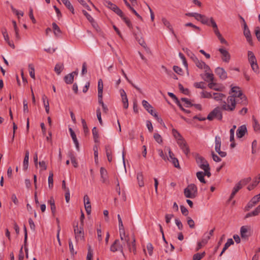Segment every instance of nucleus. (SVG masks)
I'll list each match as a JSON object with an SVG mask.
<instances>
[{"instance_id":"9d476101","label":"nucleus","mask_w":260,"mask_h":260,"mask_svg":"<svg viewBox=\"0 0 260 260\" xmlns=\"http://www.w3.org/2000/svg\"><path fill=\"white\" fill-rule=\"evenodd\" d=\"M169 158L167 157V160L171 162L175 168H179L180 166L178 160L177 158L175 157L174 153L171 151L170 148H169Z\"/></svg>"},{"instance_id":"393cba45","label":"nucleus","mask_w":260,"mask_h":260,"mask_svg":"<svg viewBox=\"0 0 260 260\" xmlns=\"http://www.w3.org/2000/svg\"><path fill=\"white\" fill-rule=\"evenodd\" d=\"M98 98H101L103 96V82L101 79H99L98 81Z\"/></svg>"},{"instance_id":"4d7b16f0","label":"nucleus","mask_w":260,"mask_h":260,"mask_svg":"<svg viewBox=\"0 0 260 260\" xmlns=\"http://www.w3.org/2000/svg\"><path fill=\"white\" fill-rule=\"evenodd\" d=\"M201 97L202 98L210 99L212 98V95L210 92H208L207 91H202L201 92Z\"/></svg>"},{"instance_id":"338daca9","label":"nucleus","mask_w":260,"mask_h":260,"mask_svg":"<svg viewBox=\"0 0 260 260\" xmlns=\"http://www.w3.org/2000/svg\"><path fill=\"white\" fill-rule=\"evenodd\" d=\"M92 251L91 247L89 246L88 249V253L87 255L86 260H92Z\"/></svg>"},{"instance_id":"ddd939ff","label":"nucleus","mask_w":260,"mask_h":260,"mask_svg":"<svg viewBox=\"0 0 260 260\" xmlns=\"http://www.w3.org/2000/svg\"><path fill=\"white\" fill-rule=\"evenodd\" d=\"M218 51L222 55L221 59L222 61L225 62H229L231 58V56L229 52L223 48H219Z\"/></svg>"},{"instance_id":"e2e57ef3","label":"nucleus","mask_w":260,"mask_h":260,"mask_svg":"<svg viewBox=\"0 0 260 260\" xmlns=\"http://www.w3.org/2000/svg\"><path fill=\"white\" fill-rule=\"evenodd\" d=\"M96 115H97V118L98 119V120H99L100 124L101 125H102L103 123V121H102V117H101V110H100V108H98L96 110Z\"/></svg>"},{"instance_id":"7c9ffc66","label":"nucleus","mask_w":260,"mask_h":260,"mask_svg":"<svg viewBox=\"0 0 260 260\" xmlns=\"http://www.w3.org/2000/svg\"><path fill=\"white\" fill-rule=\"evenodd\" d=\"M215 151L219 150V149H220L221 145V138L219 136H215Z\"/></svg>"},{"instance_id":"c9c22d12","label":"nucleus","mask_w":260,"mask_h":260,"mask_svg":"<svg viewBox=\"0 0 260 260\" xmlns=\"http://www.w3.org/2000/svg\"><path fill=\"white\" fill-rule=\"evenodd\" d=\"M197 177L198 179L200 180V181L203 183H206V181L204 178V175L203 172L202 171L198 172L196 174Z\"/></svg>"},{"instance_id":"cd10ccee","label":"nucleus","mask_w":260,"mask_h":260,"mask_svg":"<svg viewBox=\"0 0 260 260\" xmlns=\"http://www.w3.org/2000/svg\"><path fill=\"white\" fill-rule=\"evenodd\" d=\"M28 160H29V151L28 150L25 151V156L23 160V169L26 170L28 168Z\"/></svg>"},{"instance_id":"f03ea898","label":"nucleus","mask_w":260,"mask_h":260,"mask_svg":"<svg viewBox=\"0 0 260 260\" xmlns=\"http://www.w3.org/2000/svg\"><path fill=\"white\" fill-rule=\"evenodd\" d=\"M197 187L194 184H190L184 190V194L186 198L193 199L197 195Z\"/></svg>"},{"instance_id":"1a4fd4ad","label":"nucleus","mask_w":260,"mask_h":260,"mask_svg":"<svg viewBox=\"0 0 260 260\" xmlns=\"http://www.w3.org/2000/svg\"><path fill=\"white\" fill-rule=\"evenodd\" d=\"M260 201V194H257L254 196L248 203L245 207V210L248 211L250 209L254 206Z\"/></svg>"},{"instance_id":"2f4dec72","label":"nucleus","mask_w":260,"mask_h":260,"mask_svg":"<svg viewBox=\"0 0 260 260\" xmlns=\"http://www.w3.org/2000/svg\"><path fill=\"white\" fill-rule=\"evenodd\" d=\"M64 82L68 84L73 83L74 81V76L72 74H69L64 77Z\"/></svg>"},{"instance_id":"f3484780","label":"nucleus","mask_w":260,"mask_h":260,"mask_svg":"<svg viewBox=\"0 0 260 260\" xmlns=\"http://www.w3.org/2000/svg\"><path fill=\"white\" fill-rule=\"evenodd\" d=\"M119 232L121 242H122L124 245L126 244L129 248V250L131 251V248L130 247L131 243H129V238L128 236H125V235H123V233L122 231H119Z\"/></svg>"},{"instance_id":"864d4df0","label":"nucleus","mask_w":260,"mask_h":260,"mask_svg":"<svg viewBox=\"0 0 260 260\" xmlns=\"http://www.w3.org/2000/svg\"><path fill=\"white\" fill-rule=\"evenodd\" d=\"M216 84L215 83H214L211 82V83H209L208 85L209 88L210 89H212L216 91H221V89L220 88H217L216 87Z\"/></svg>"},{"instance_id":"473e14b6","label":"nucleus","mask_w":260,"mask_h":260,"mask_svg":"<svg viewBox=\"0 0 260 260\" xmlns=\"http://www.w3.org/2000/svg\"><path fill=\"white\" fill-rule=\"evenodd\" d=\"M137 180L140 187H143L144 185L143 181V176L142 172L137 174Z\"/></svg>"},{"instance_id":"bf43d9fd","label":"nucleus","mask_w":260,"mask_h":260,"mask_svg":"<svg viewBox=\"0 0 260 260\" xmlns=\"http://www.w3.org/2000/svg\"><path fill=\"white\" fill-rule=\"evenodd\" d=\"M187 219V224H188L189 228L191 229L194 228L195 226L194 221L190 217H188Z\"/></svg>"},{"instance_id":"de8ad7c7","label":"nucleus","mask_w":260,"mask_h":260,"mask_svg":"<svg viewBox=\"0 0 260 260\" xmlns=\"http://www.w3.org/2000/svg\"><path fill=\"white\" fill-rule=\"evenodd\" d=\"M251 180V177H247L246 178H244L241 180L240 181L238 182V183L240 184V185H241V187H242L243 186H244L248 184Z\"/></svg>"},{"instance_id":"a211bd4d","label":"nucleus","mask_w":260,"mask_h":260,"mask_svg":"<svg viewBox=\"0 0 260 260\" xmlns=\"http://www.w3.org/2000/svg\"><path fill=\"white\" fill-rule=\"evenodd\" d=\"M247 128L245 125H243L238 127L236 135L238 138H242L247 133Z\"/></svg>"},{"instance_id":"0eeeda50","label":"nucleus","mask_w":260,"mask_h":260,"mask_svg":"<svg viewBox=\"0 0 260 260\" xmlns=\"http://www.w3.org/2000/svg\"><path fill=\"white\" fill-rule=\"evenodd\" d=\"M125 245H124L122 242H120L119 240L116 239L115 240L114 242L112 244V245L110 247V250L112 252H116L117 251H120V252L124 255L123 253V247L125 246Z\"/></svg>"},{"instance_id":"603ef678","label":"nucleus","mask_w":260,"mask_h":260,"mask_svg":"<svg viewBox=\"0 0 260 260\" xmlns=\"http://www.w3.org/2000/svg\"><path fill=\"white\" fill-rule=\"evenodd\" d=\"M179 90L184 94L188 95L189 93V91L187 88H184L183 85L179 83L178 85Z\"/></svg>"},{"instance_id":"052dcab7","label":"nucleus","mask_w":260,"mask_h":260,"mask_svg":"<svg viewBox=\"0 0 260 260\" xmlns=\"http://www.w3.org/2000/svg\"><path fill=\"white\" fill-rule=\"evenodd\" d=\"M181 100L182 102H184L186 104V107H192L193 106V104H192L190 102V101L188 99H187V98H182L181 99Z\"/></svg>"},{"instance_id":"5701e85b","label":"nucleus","mask_w":260,"mask_h":260,"mask_svg":"<svg viewBox=\"0 0 260 260\" xmlns=\"http://www.w3.org/2000/svg\"><path fill=\"white\" fill-rule=\"evenodd\" d=\"M121 72L122 74V75H123V76L124 77V78L126 79V80L135 88H136L140 93H142V91L141 90V89L139 88L138 86H137L135 84H134L133 82L130 80L127 77L126 74H125V73L124 72V70L123 69H121Z\"/></svg>"},{"instance_id":"13d9d810","label":"nucleus","mask_w":260,"mask_h":260,"mask_svg":"<svg viewBox=\"0 0 260 260\" xmlns=\"http://www.w3.org/2000/svg\"><path fill=\"white\" fill-rule=\"evenodd\" d=\"M204 171V172H203V174L204 176H207L208 177H210L211 175V173H210V166H208V167L205 168L203 169Z\"/></svg>"},{"instance_id":"7ed1b4c3","label":"nucleus","mask_w":260,"mask_h":260,"mask_svg":"<svg viewBox=\"0 0 260 260\" xmlns=\"http://www.w3.org/2000/svg\"><path fill=\"white\" fill-rule=\"evenodd\" d=\"M248 57L249 62L251 65V68L254 72H258V67L257 64V60L253 53L251 51L248 52Z\"/></svg>"},{"instance_id":"8fccbe9b","label":"nucleus","mask_w":260,"mask_h":260,"mask_svg":"<svg viewBox=\"0 0 260 260\" xmlns=\"http://www.w3.org/2000/svg\"><path fill=\"white\" fill-rule=\"evenodd\" d=\"M153 138L158 143L161 144L162 143V137L159 134L154 133L153 135Z\"/></svg>"},{"instance_id":"6e6552de","label":"nucleus","mask_w":260,"mask_h":260,"mask_svg":"<svg viewBox=\"0 0 260 260\" xmlns=\"http://www.w3.org/2000/svg\"><path fill=\"white\" fill-rule=\"evenodd\" d=\"M195 159L198 166L201 169H203L209 166V164L207 160L204 157L202 156L198 153L196 154L195 155Z\"/></svg>"},{"instance_id":"dca6fc26","label":"nucleus","mask_w":260,"mask_h":260,"mask_svg":"<svg viewBox=\"0 0 260 260\" xmlns=\"http://www.w3.org/2000/svg\"><path fill=\"white\" fill-rule=\"evenodd\" d=\"M84 202L85 210L87 214L89 215L91 213V207L89 201V198L87 195H85L84 196Z\"/></svg>"},{"instance_id":"b1692460","label":"nucleus","mask_w":260,"mask_h":260,"mask_svg":"<svg viewBox=\"0 0 260 260\" xmlns=\"http://www.w3.org/2000/svg\"><path fill=\"white\" fill-rule=\"evenodd\" d=\"M48 203L50 205L52 213L53 215L54 216L56 213V206L55 204V201L52 197H51L50 200L48 201Z\"/></svg>"},{"instance_id":"58836bf2","label":"nucleus","mask_w":260,"mask_h":260,"mask_svg":"<svg viewBox=\"0 0 260 260\" xmlns=\"http://www.w3.org/2000/svg\"><path fill=\"white\" fill-rule=\"evenodd\" d=\"M98 102H99V103L101 105V106H102V108H103V111L105 113H107L108 111V108L107 107V106L105 105V104L104 103L103 101V96H101V98H98Z\"/></svg>"},{"instance_id":"20e7f679","label":"nucleus","mask_w":260,"mask_h":260,"mask_svg":"<svg viewBox=\"0 0 260 260\" xmlns=\"http://www.w3.org/2000/svg\"><path fill=\"white\" fill-rule=\"evenodd\" d=\"M214 118L221 120L222 118V114L219 107L214 108L208 115L207 119L209 120H212Z\"/></svg>"},{"instance_id":"2eb2a0df","label":"nucleus","mask_w":260,"mask_h":260,"mask_svg":"<svg viewBox=\"0 0 260 260\" xmlns=\"http://www.w3.org/2000/svg\"><path fill=\"white\" fill-rule=\"evenodd\" d=\"M215 72L220 79L225 80L227 78V73L222 68L217 67Z\"/></svg>"},{"instance_id":"4be33fe9","label":"nucleus","mask_w":260,"mask_h":260,"mask_svg":"<svg viewBox=\"0 0 260 260\" xmlns=\"http://www.w3.org/2000/svg\"><path fill=\"white\" fill-rule=\"evenodd\" d=\"M161 20L163 24L171 31V32L173 34V35L175 37H176V35L174 32L173 28L172 25H171L170 22L168 20H167V19L165 18H162Z\"/></svg>"},{"instance_id":"f704fd0d","label":"nucleus","mask_w":260,"mask_h":260,"mask_svg":"<svg viewBox=\"0 0 260 260\" xmlns=\"http://www.w3.org/2000/svg\"><path fill=\"white\" fill-rule=\"evenodd\" d=\"M63 69L62 63H57L54 68V71L57 75H59Z\"/></svg>"},{"instance_id":"c85d7f7f","label":"nucleus","mask_w":260,"mask_h":260,"mask_svg":"<svg viewBox=\"0 0 260 260\" xmlns=\"http://www.w3.org/2000/svg\"><path fill=\"white\" fill-rule=\"evenodd\" d=\"M213 95V96H212V98L217 101H222L223 99L226 97L225 94L221 93L214 92Z\"/></svg>"},{"instance_id":"72a5a7b5","label":"nucleus","mask_w":260,"mask_h":260,"mask_svg":"<svg viewBox=\"0 0 260 260\" xmlns=\"http://www.w3.org/2000/svg\"><path fill=\"white\" fill-rule=\"evenodd\" d=\"M92 132L94 142L98 143L99 142V134H98V130L96 127H94L92 128Z\"/></svg>"},{"instance_id":"ea45409f","label":"nucleus","mask_w":260,"mask_h":260,"mask_svg":"<svg viewBox=\"0 0 260 260\" xmlns=\"http://www.w3.org/2000/svg\"><path fill=\"white\" fill-rule=\"evenodd\" d=\"M105 6L108 7L109 9L112 10L113 12L115 10V9L117 8V6L113 3H112L110 1H106L105 2Z\"/></svg>"},{"instance_id":"a878e982","label":"nucleus","mask_w":260,"mask_h":260,"mask_svg":"<svg viewBox=\"0 0 260 260\" xmlns=\"http://www.w3.org/2000/svg\"><path fill=\"white\" fill-rule=\"evenodd\" d=\"M242 188L241 185H240V184H239L238 183L235 185V186L234 187L233 191L232 193L231 194V196L229 198V200H231L235 196L236 193Z\"/></svg>"},{"instance_id":"09e8293b","label":"nucleus","mask_w":260,"mask_h":260,"mask_svg":"<svg viewBox=\"0 0 260 260\" xmlns=\"http://www.w3.org/2000/svg\"><path fill=\"white\" fill-rule=\"evenodd\" d=\"M259 183V180H258L257 178H255L254 181L253 182L252 184L251 185H249L247 187V189L249 190H252L255 186H257V185Z\"/></svg>"},{"instance_id":"9b49d317","label":"nucleus","mask_w":260,"mask_h":260,"mask_svg":"<svg viewBox=\"0 0 260 260\" xmlns=\"http://www.w3.org/2000/svg\"><path fill=\"white\" fill-rule=\"evenodd\" d=\"M74 233L76 236V239H82L84 238V231L83 226H81L79 228L78 225L74 226Z\"/></svg>"},{"instance_id":"412c9836","label":"nucleus","mask_w":260,"mask_h":260,"mask_svg":"<svg viewBox=\"0 0 260 260\" xmlns=\"http://www.w3.org/2000/svg\"><path fill=\"white\" fill-rule=\"evenodd\" d=\"M69 131L70 132L71 136L73 140V142L75 145L76 148L78 151L79 150V144L78 142V141L77 140V138L76 137V135L74 132V131L72 129V128H69Z\"/></svg>"},{"instance_id":"5fc2aeb1","label":"nucleus","mask_w":260,"mask_h":260,"mask_svg":"<svg viewBox=\"0 0 260 260\" xmlns=\"http://www.w3.org/2000/svg\"><path fill=\"white\" fill-rule=\"evenodd\" d=\"M82 13L83 14H84V15L86 17V18L88 19V20L90 22H94V19L92 17V16L89 14H88L85 10H82Z\"/></svg>"},{"instance_id":"680f3d73","label":"nucleus","mask_w":260,"mask_h":260,"mask_svg":"<svg viewBox=\"0 0 260 260\" xmlns=\"http://www.w3.org/2000/svg\"><path fill=\"white\" fill-rule=\"evenodd\" d=\"M172 133L176 139H178V138H181V137H183L181 134L175 129H172Z\"/></svg>"},{"instance_id":"3c124183","label":"nucleus","mask_w":260,"mask_h":260,"mask_svg":"<svg viewBox=\"0 0 260 260\" xmlns=\"http://www.w3.org/2000/svg\"><path fill=\"white\" fill-rule=\"evenodd\" d=\"M194 62L195 63L196 66L199 68V69H203V66H205V62L202 61V60H199L198 59V58L197 59V60H196Z\"/></svg>"},{"instance_id":"423d86ee","label":"nucleus","mask_w":260,"mask_h":260,"mask_svg":"<svg viewBox=\"0 0 260 260\" xmlns=\"http://www.w3.org/2000/svg\"><path fill=\"white\" fill-rule=\"evenodd\" d=\"M177 143L179 146L180 149L183 151L185 154L188 156L190 152V149L185 139L183 137H181V138H178L177 139Z\"/></svg>"},{"instance_id":"37998d69","label":"nucleus","mask_w":260,"mask_h":260,"mask_svg":"<svg viewBox=\"0 0 260 260\" xmlns=\"http://www.w3.org/2000/svg\"><path fill=\"white\" fill-rule=\"evenodd\" d=\"M117 218L118 220V224H119V231H122L123 233V235H124V226L123 225L122 221L121 218L119 214H118Z\"/></svg>"},{"instance_id":"4468645a","label":"nucleus","mask_w":260,"mask_h":260,"mask_svg":"<svg viewBox=\"0 0 260 260\" xmlns=\"http://www.w3.org/2000/svg\"><path fill=\"white\" fill-rule=\"evenodd\" d=\"M244 35L246 38L247 42L250 44L252 45V37L250 31L248 28L246 22L244 24Z\"/></svg>"},{"instance_id":"39448f33","label":"nucleus","mask_w":260,"mask_h":260,"mask_svg":"<svg viewBox=\"0 0 260 260\" xmlns=\"http://www.w3.org/2000/svg\"><path fill=\"white\" fill-rule=\"evenodd\" d=\"M210 21L211 23V26L214 29V32L216 36L217 37L218 39L220 40L221 43L225 44L226 45H228L227 41L222 37L221 35L220 34L218 27L217 25L214 21V19L212 17L210 18Z\"/></svg>"},{"instance_id":"f8f14e48","label":"nucleus","mask_w":260,"mask_h":260,"mask_svg":"<svg viewBox=\"0 0 260 260\" xmlns=\"http://www.w3.org/2000/svg\"><path fill=\"white\" fill-rule=\"evenodd\" d=\"M100 175L102 183L109 184V181L108 180V173L107 170L103 167H101L100 169Z\"/></svg>"},{"instance_id":"f257e3e1","label":"nucleus","mask_w":260,"mask_h":260,"mask_svg":"<svg viewBox=\"0 0 260 260\" xmlns=\"http://www.w3.org/2000/svg\"><path fill=\"white\" fill-rule=\"evenodd\" d=\"M232 92L234 93L232 95L229 96L226 102H222L221 109L227 111H233L236 107V103L239 102L242 105H245L247 104V98L244 95L240 88L235 86L231 89Z\"/></svg>"},{"instance_id":"79ce46f5","label":"nucleus","mask_w":260,"mask_h":260,"mask_svg":"<svg viewBox=\"0 0 260 260\" xmlns=\"http://www.w3.org/2000/svg\"><path fill=\"white\" fill-rule=\"evenodd\" d=\"M200 21L204 24H206L208 26L211 25L210 19H209L207 17H206L204 15H203V17H202L201 20H200Z\"/></svg>"},{"instance_id":"c756f323","label":"nucleus","mask_w":260,"mask_h":260,"mask_svg":"<svg viewBox=\"0 0 260 260\" xmlns=\"http://www.w3.org/2000/svg\"><path fill=\"white\" fill-rule=\"evenodd\" d=\"M134 35L135 36V38L138 42L139 44L143 48H146L147 47V45L144 39L141 36H137L135 34Z\"/></svg>"},{"instance_id":"aec40b11","label":"nucleus","mask_w":260,"mask_h":260,"mask_svg":"<svg viewBox=\"0 0 260 260\" xmlns=\"http://www.w3.org/2000/svg\"><path fill=\"white\" fill-rule=\"evenodd\" d=\"M241 236L242 239H247L250 236V232L248 231L247 226H242L240 229Z\"/></svg>"},{"instance_id":"0e129e2a","label":"nucleus","mask_w":260,"mask_h":260,"mask_svg":"<svg viewBox=\"0 0 260 260\" xmlns=\"http://www.w3.org/2000/svg\"><path fill=\"white\" fill-rule=\"evenodd\" d=\"M211 155L214 161L216 162H220L221 160V159L215 154L213 151H211Z\"/></svg>"},{"instance_id":"774afa93","label":"nucleus","mask_w":260,"mask_h":260,"mask_svg":"<svg viewBox=\"0 0 260 260\" xmlns=\"http://www.w3.org/2000/svg\"><path fill=\"white\" fill-rule=\"evenodd\" d=\"M255 34L257 40L260 42V28L257 26L255 28Z\"/></svg>"},{"instance_id":"a18cd8bd","label":"nucleus","mask_w":260,"mask_h":260,"mask_svg":"<svg viewBox=\"0 0 260 260\" xmlns=\"http://www.w3.org/2000/svg\"><path fill=\"white\" fill-rule=\"evenodd\" d=\"M52 28L54 30V33L55 35L56 36L57 34L61 33V30L56 23L53 22L52 23Z\"/></svg>"},{"instance_id":"e433bc0d","label":"nucleus","mask_w":260,"mask_h":260,"mask_svg":"<svg viewBox=\"0 0 260 260\" xmlns=\"http://www.w3.org/2000/svg\"><path fill=\"white\" fill-rule=\"evenodd\" d=\"M48 181L49 188H52L53 186V174L52 172H49V175L48 177Z\"/></svg>"},{"instance_id":"a19ab883","label":"nucleus","mask_w":260,"mask_h":260,"mask_svg":"<svg viewBox=\"0 0 260 260\" xmlns=\"http://www.w3.org/2000/svg\"><path fill=\"white\" fill-rule=\"evenodd\" d=\"M205 252H203L202 253H197L193 255L192 260H201L205 256Z\"/></svg>"},{"instance_id":"4c0bfd02","label":"nucleus","mask_w":260,"mask_h":260,"mask_svg":"<svg viewBox=\"0 0 260 260\" xmlns=\"http://www.w3.org/2000/svg\"><path fill=\"white\" fill-rule=\"evenodd\" d=\"M106 155L108 158V160L109 162H111L112 160V157L111 155V151L110 149V147L109 146H106L105 147Z\"/></svg>"},{"instance_id":"6e6d98bb","label":"nucleus","mask_w":260,"mask_h":260,"mask_svg":"<svg viewBox=\"0 0 260 260\" xmlns=\"http://www.w3.org/2000/svg\"><path fill=\"white\" fill-rule=\"evenodd\" d=\"M130 247L131 248V250L129 251L130 252L133 251L134 254H136V240L135 238H134L133 241L132 242V243L131 244Z\"/></svg>"},{"instance_id":"c03bdc74","label":"nucleus","mask_w":260,"mask_h":260,"mask_svg":"<svg viewBox=\"0 0 260 260\" xmlns=\"http://www.w3.org/2000/svg\"><path fill=\"white\" fill-rule=\"evenodd\" d=\"M29 68V73L30 76L33 78L34 79H35V68L34 67V66L32 64H29L28 65Z\"/></svg>"},{"instance_id":"69168bd1","label":"nucleus","mask_w":260,"mask_h":260,"mask_svg":"<svg viewBox=\"0 0 260 260\" xmlns=\"http://www.w3.org/2000/svg\"><path fill=\"white\" fill-rule=\"evenodd\" d=\"M194 86L197 88H205V86H204V83L203 82H196L194 84Z\"/></svg>"},{"instance_id":"6ab92c4d","label":"nucleus","mask_w":260,"mask_h":260,"mask_svg":"<svg viewBox=\"0 0 260 260\" xmlns=\"http://www.w3.org/2000/svg\"><path fill=\"white\" fill-rule=\"evenodd\" d=\"M142 104L145 110L153 116V115H154L153 107L146 100H143Z\"/></svg>"},{"instance_id":"bb28decb","label":"nucleus","mask_w":260,"mask_h":260,"mask_svg":"<svg viewBox=\"0 0 260 260\" xmlns=\"http://www.w3.org/2000/svg\"><path fill=\"white\" fill-rule=\"evenodd\" d=\"M253 127L256 132H260V124L254 116H252Z\"/></svg>"},{"instance_id":"49530a36","label":"nucleus","mask_w":260,"mask_h":260,"mask_svg":"<svg viewBox=\"0 0 260 260\" xmlns=\"http://www.w3.org/2000/svg\"><path fill=\"white\" fill-rule=\"evenodd\" d=\"M234 242L232 239H228L223 247V251H225L231 245L234 244Z\"/></svg>"}]
</instances>
